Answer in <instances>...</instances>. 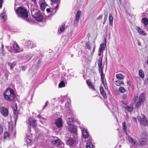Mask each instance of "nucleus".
<instances>
[{"mask_svg": "<svg viewBox=\"0 0 148 148\" xmlns=\"http://www.w3.org/2000/svg\"><path fill=\"white\" fill-rule=\"evenodd\" d=\"M16 12L19 16L22 17L26 22H29L31 21V18L30 16H28V12L26 9L20 7L16 10Z\"/></svg>", "mask_w": 148, "mask_h": 148, "instance_id": "f257e3e1", "label": "nucleus"}, {"mask_svg": "<svg viewBox=\"0 0 148 148\" xmlns=\"http://www.w3.org/2000/svg\"><path fill=\"white\" fill-rule=\"evenodd\" d=\"M75 121V120L72 118L68 117L66 120L67 123L68 125L66 129L71 133L74 135L77 134V127L76 126L73 125V122Z\"/></svg>", "mask_w": 148, "mask_h": 148, "instance_id": "f03ea898", "label": "nucleus"}, {"mask_svg": "<svg viewBox=\"0 0 148 148\" xmlns=\"http://www.w3.org/2000/svg\"><path fill=\"white\" fill-rule=\"evenodd\" d=\"M3 96L6 100L10 101H13L15 98L14 91L10 88H8L6 90L4 93Z\"/></svg>", "mask_w": 148, "mask_h": 148, "instance_id": "7ed1b4c3", "label": "nucleus"}, {"mask_svg": "<svg viewBox=\"0 0 148 148\" xmlns=\"http://www.w3.org/2000/svg\"><path fill=\"white\" fill-rule=\"evenodd\" d=\"M31 11L32 16L36 20L39 22L42 21L43 18V17L39 13L38 10L32 8L31 9Z\"/></svg>", "mask_w": 148, "mask_h": 148, "instance_id": "20e7f679", "label": "nucleus"}, {"mask_svg": "<svg viewBox=\"0 0 148 148\" xmlns=\"http://www.w3.org/2000/svg\"><path fill=\"white\" fill-rule=\"evenodd\" d=\"M134 99L135 102H137L136 106L138 107L140 106L145 101V97L144 94H141L140 95L139 98H138L137 96H134Z\"/></svg>", "mask_w": 148, "mask_h": 148, "instance_id": "39448f33", "label": "nucleus"}, {"mask_svg": "<svg viewBox=\"0 0 148 148\" xmlns=\"http://www.w3.org/2000/svg\"><path fill=\"white\" fill-rule=\"evenodd\" d=\"M137 119L140 124L143 126H146L148 124V121L145 115L143 114L137 116Z\"/></svg>", "mask_w": 148, "mask_h": 148, "instance_id": "423d86ee", "label": "nucleus"}, {"mask_svg": "<svg viewBox=\"0 0 148 148\" xmlns=\"http://www.w3.org/2000/svg\"><path fill=\"white\" fill-rule=\"evenodd\" d=\"M86 45L87 48L90 50H91L92 49V50L91 53V54H93L95 51V42H94L90 44L89 42H87L86 43Z\"/></svg>", "mask_w": 148, "mask_h": 148, "instance_id": "0eeeda50", "label": "nucleus"}, {"mask_svg": "<svg viewBox=\"0 0 148 148\" xmlns=\"http://www.w3.org/2000/svg\"><path fill=\"white\" fill-rule=\"evenodd\" d=\"M0 111L1 114L4 117L7 116L9 114L8 109L5 107H0Z\"/></svg>", "mask_w": 148, "mask_h": 148, "instance_id": "6e6552de", "label": "nucleus"}, {"mask_svg": "<svg viewBox=\"0 0 148 148\" xmlns=\"http://www.w3.org/2000/svg\"><path fill=\"white\" fill-rule=\"evenodd\" d=\"M54 124L58 128L60 129L63 126L62 121L61 118H58L55 120Z\"/></svg>", "mask_w": 148, "mask_h": 148, "instance_id": "1a4fd4ad", "label": "nucleus"}, {"mask_svg": "<svg viewBox=\"0 0 148 148\" xmlns=\"http://www.w3.org/2000/svg\"><path fill=\"white\" fill-rule=\"evenodd\" d=\"M29 125L32 126L33 128L35 129L37 126L36 120L34 118H30L29 119Z\"/></svg>", "mask_w": 148, "mask_h": 148, "instance_id": "9d476101", "label": "nucleus"}, {"mask_svg": "<svg viewBox=\"0 0 148 148\" xmlns=\"http://www.w3.org/2000/svg\"><path fill=\"white\" fill-rule=\"evenodd\" d=\"M80 128L82 132L83 137L85 138H88L89 134L87 130L83 127H80Z\"/></svg>", "mask_w": 148, "mask_h": 148, "instance_id": "9b49d317", "label": "nucleus"}, {"mask_svg": "<svg viewBox=\"0 0 148 148\" xmlns=\"http://www.w3.org/2000/svg\"><path fill=\"white\" fill-rule=\"evenodd\" d=\"M13 48L15 53H19L21 51V50L17 43L13 42Z\"/></svg>", "mask_w": 148, "mask_h": 148, "instance_id": "f8f14e48", "label": "nucleus"}, {"mask_svg": "<svg viewBox=\"0 0 148 148\" xmlns=\"http://www.w3.org/2000/svg\"><path fill=\"white\" fill-rule=\"evenodd\" d=\"M75 138L73 137L69 138L68 140H66V143L69 145H74L75 142Z\"/></svg>", "mask_w": 148, "mask_h": 148, "instance_id": "ddd939ff", "label": "nucleus"}, {"mask_svg": "<svg viewBox=\"0 0 148 148\" xmlns=\"http://www.w3.org/2000/svg\"><path fill=\"white\" fill-rule=\"evenodd\" d=\"M39 4L40 6L41 10L42 11H44L46 6V4L45 0H40L39 2Z\"/></svg>", "mask_w": 148, "mask_h": 148, "instance_id": "4468645a", "label": "nucleus"}, {"mask_svg": "<svg viewBox=\"0 0 148 148\" xmlns=\"http://www.w3.org/2000/svg\"><path fill=\"white\" fill-rule=\"evenodd\" d=\"M136 29L137 32L143 36H146L147 35L146 33L140 27H137Z\"/></svg>", "mask_w": 148, "mask_h": 148, "instance_id": "2eb2a0df", "label": "nucleus"}, {"mask_svg": "<svg viewBox=\"0 0 148 148\" xmlns=\"http://www.w3.org/2000/svg\"><path fill=\"white\" fill-rule=\"evenodd\" d=\"M26 45L29 48L31 49L36 47V45L34 44L30 40L27 42Z\"/></svg>", "mask_w": 148, "mask_h": 148, "instance_id": "dca6fc26", "label": "nucleus"}, {"mask_svg": "<svg viewBox=\"0 0 148 148\" xmlns=\"http://www.w3.org/2000/svg\"><path fill=\"white\" fill-rule=\"evenodd\" d=\"M129 141L134 146H137L138 145V142L134 139L130 138H129Z\"/></svg>", "mask_w": 148, "mask_h": 148, "instance_id": "f3484780", "label": "nucleus"}, {"mask_svg": "<svg viewBox=\"0 0 148 148\" xmlns=\"http://www.w3.org/2000/svg\"><path fill=\"white\" fill-rule=\"evenodd\" d=\"M52 143L53 144L56 145H61V141L58 138H57L55 140L52 141Z\"/></svg>", "mask_w": 148, "mask_h": 148, "instance_id": "a211bd4d", "label": "nucleus"}, {"mask_svg": "<svg viewBox=\"0 0 148 148\" xmlns=\"http://www.w3.org/2000/svg\"><path fill=\"white\" fill-rule=\"evenodd\" d=\"M99 89L100 93L104 98H106L107 97L106 94L104 90L103 87L101 86L99 87Z\"/></svg>", "mask_w": 148, "mask_h": 148, "instance_id": "6ab92c4d", "label": "nucleus"}, {"mask_svg": "<svg viewBox=\"0 0 148 148\" xmlns=\"http://www.w3.org/2000/svg\"><path fill=\"white\" fill-rule=\"evenodd\" d=\"M147 141V139H140L139 140V143L141 146L145 145L146 144Z\"/></svg>", "mask_w": 148, "mask_h": 148, "instance_id": "aec40b11", "label": "nucleus"}, {"mask_svg": "<svg viewBox=\"0 0 148 148\" xmlns=\"http://www.w3.org/2000/svg\"><path fill=\"white\" fill-rule=\"evenodd\" d=\"M81 12L80 11H78L75 14V20L77 22H78L79 21V18H80L81 15Z\"/></svg>", "mask_w": 148, "mask_h": 148, "instance_id": "412c9836", "label": "nucleus"}, {"mask_svg": "<svg viewBox=\"0 0 148 148\" xmlns=\"http://www.w3.org/2000/svg\"><path fill=\"white\" fill-rule=\"evenodd\" d=\"M106 47V42H105V44L103 43L100 45V48L99 49V52L100 51H103L105 49V47Z\"/></svg>", "mask_w": 148, "mask_h": 148, "instance_id": "4be33fe9", "label": "nucleus"}, {"mask_svg": "<svg viewBox=\"0 0 148 148\" xmlns=\"http://www.w3.org/2000/svg\"><path fill=\"white\" fill-rule=\"evenodd\" d=\"M141 22L142 24H144L145 27L148 25V18H142Z\"/></svg>", "mask_w": 148, "mask_h": 148, "instance_id": "5701e85b", "label": "nucleus"}, {"mask_svg": "<svg viewBox=\"0 0 148 148\" xmlns=\"http://www.w3.org/2000/svg\"><path fill=\"white\" fill-rule=\"evenodd\" d=\"M98 66L99 67V71H101V70H103L102 67V62L101 58L99 59L98 62Z\"/></svg>", "mask_w": 148, "mask_h": 148, "instance_id": "b1692460", "label": "nucleus"}, {"mask_svg": "<svg viewBox=\"0 0 148 148\" xmlns=\"http://www.w3.org/2000/svg\"><path fill=\"white\" fill-rule=\"evenodd\" d=\"M140 139H147V133L144 132L141 134L140 136Z\"/></svg>", "mask_w": 148, "mask_h": 148, "instance_id": "393cba45", "label": "nucleus"}, {"mask_svg": "<svg viewBox=\"0 0 148 148\" xmlns=\"http://www.w3.org/2000/svg\"><path fill=\"white\" fill-rule=\"evenodd\" d=\"M16 63L15 62H14L12 63H8V65L10 67V69L13 70L14 67L16 65Z\"/></svg>", "mask_w": 148, "mask_h": 148, "instance_id": "a878e982", "label": "nucleus"}, {"mask_svg": "<svg viewBox=\"0 0 148 148\" xmlns=\"http://www.w3.org/2000/svg\"><path fill=\"white\" fill-rule=\"evenodd\" d=\"M113 17L112 14H110L109 15V22L110 25L111 26L113 25Z\"/></svg>", "mask_w": 148, "mask_h": 148, "instance_id": "bb28decb", "label": "nucleus"}, {"mask_svg": "<svg viewBox=\"0 0 148 148\" xmlns=\"http://www.w3.org/2000/svg\"><path fill=\"white\" fill-rule=\"evenodd\" d=\"M99 72H100L101 79L102 81V84H104V75L103 74V70H101V71H99Z\"/></svg>", "mask_w": 148, "mask_h": 148, "instance_id": "cd10ccee", "label": "nucleus"}, {"mask_svg": "<svg viewBox=\"0 0 148 148\" xmlns=\"http://www.w3.org/2000/svg\"><path fill=\"white\" fill-rule=\"evenodd\" d=\"M116 77L118 79H122L124 78V76L121 74H118L116 75Z\"/></svg>", "mask_w": 148, "mask_h": 148, "instance_id": "c85d7f7f", "label": "nucleus"}, {"mask_svg": "<svg viewBox=\"0 0 148 148\" xmlns=\"http://www.w3.org/2000/svg\"><path fill=\"white\" fill-rule=\"evenodd\" d=\"M94 145L92 143L90 142H88L86 143V148H94Z\"/></svg>", "mask_w": 148, "mask_h": 148, "instance_id": "c756f323", "label": "nucleus"}, {"mask_svg": "<svg viewBox=\"0 0 148 148\" xmlns=\"http://www.w3.org/2000/svg\"><path fill=\"white\" fill-rule=\"evenodd\" d=\"M126 109L128 112H130L132 111L133 110V107L132 105L127 106L126 107Z\"/></svg>", "mask_w": 148, "mask_h": 148, "instance_id": "7c9ffc66", "label": "nucleus"}, {"mask_svg": "<svg viewBox=\"0 0 148 148\" xmlns=\"http://www.w3.org/2000/svg\"><path fill=\"white\" fill-rule=\"evenodd\" d=\"M114 83L115 85L118 86H120L121 84H124L123 82L119 80L116 81L114 82Z\"/></svg>", "mask_w": 148, "mask_h": 148, "instance_id": "2f4dec72", "label": "nucleus"}, {"mask_svg": "<svg viewBox=\"0 0 148 148\" xmlns=\"http://www.w3.org/2000/svg\"><path fill=\"white\" fill-rule=\"evenodd\" d=\"M5 13L4 12L1 13L0 15V18L4 20L6 18Z\"/></svg>", "mask_w": 148, "mask_h": 148, "instance_id": "473e14b6", "label": "nucleus"}, {"mask_svg": "<svg viewBox=\"0 0 148 148\" xmlns=\"http://www.w3.org/2000/svg\"><path fill=\"white\" fill-rule=\"evenodd\" d=\"M140 76L141 78H143L144 77V73L142 70H140L139 72Z\"/></svg>", "mask_w": 148, "mask_h": 148, "instance_id": "72a5a7b5", "label": "nucleus"}, {"mask_svg": "<svg viewBox=\"0 0 148 148\" xmlns=\"http://www.w3.org/2000/svg\"><path fill=\"white\" fill-rule=\"evenodd\" d=\"M108 12H106L104 13V18L103 24H104L105 23L107 19V18L108 16Z\"/></svg>", "mask_w": 148, "mask_h": 148, "instance_id": "f704fd0d", "label": "nucleus"}, {"mask_svg": "<svg viewBox=\"0 0 148 148\" xmlns=\"http://www.w3.org/2000/svg\"><path fill=\"white\" fill-rule=\"evenodd\" d=\"M119 91L121 93H123L126 91V90L124 88L122 87H121L119 88Z\"/></svg>", "mask_w": 148, "mask_h": 148, "instance_id": "c9c22d12", "label": "nucleus"}, {"mask_svg": "<svg viewBox=\"0 0 148 148\" xmlns=\"http://www.w3.org/2000/svg\"><path fill=\"white\" fill-rule=\"evenodd\" d=\"M58 86L60 88H62L65 86V83L63 81H62L60 82L58 85Z\"/></svg>", "mask_w": 148, "mask_h": 148, "instance_id": "e433bc0d", "label": "nucleus"}, {"mask_svg": "<svg viewBox=\"0 0 148 148\" xmlns=\"http://www.w3.org/2000/svg\"><path fill=\"white\" fill-rule=\"evenodd\" d=\"M64 26V25H63L60 27V30L61 32H62L64 31L65 30Z\"/></svg>", "mask_w": 148, "mask_h": 148, "instance_id": "4c0bfd02", "label": "nucleus"}, {"mask_svg": "<svg viewBox=\"0 0 148 148\" xmlns=\"http://www.w3.org/2000/svg\"><path fill=\"white\" fill-rule=\"evenodd\" d=\"M123 129L124 131H125L127 130V128L126 127V124L125 122H124L123 123Z\"/></svg>", "mask_w": 148, "mask_h": 148, "instance_id": "58836bf2", "label": "nucleus"}, {"mask_svg": "<svg viewBox=\"0 0 148 148\" xmlns=\"http://www.w3.org/2000/svg\"><path fill=\"white\" fill-rule=\"evenodd\" d=\"M26 142L28 144H30L32 142V140L29 139H28L27 137H26Z\"/></svg>", "mask_w": 148, "mask_h": 148, "instance_id": "ea45409f", "label": "nucleus"}, {"mask_svg": "<svg viewBox=\"0 0 148 148\" xmlns=\"http://www.w3.org/2000/svg\"><path fill=\"white\" fill-rule=\"evenodd\" d=\"M88 87H89V88H90L92 90H95L94 86L93 85H92V84L90 85V86H88Z\"/></svg>", "mask_w": 148, "mask_h": 148, "instance_id": "a19ab883", "label": "nucleus"}, {"mask_svg": "<svg viewBox=\"0 0 148 148\" xmlns=\"http://www.w3.org/2000/svg\"><path fill=\"white\" fill-rule=\"evenodd\" d=\"M3 132V128L0 125V135Z\"/></svg>", "mask_w": 148, "mask_h": 148, "instance_id": "79ce46f5", "label": "nucleus"}, {"mask_svg": "<svg viewBox=\"0 0 148 148\" xmlns=\"http://www.w3.org/2000/svg\"><path fill=\"white\" fill-rule=\"evenodd\" d=\"M9 73V72L8 71L5 72V76L7 79H8V76Z\"/></svg>", "mask_w": 148, "mask_h": 148, "instance_id": "37998d69", "label": "nucleus"}, {"mask_svg": "<svg viewBox=\"0 0 148 148\" xmlns=\"http://www.w3.org/2000/svg\"><path fill=\"white\" fill-rule=\"evenodd\" d=\"M48 103H49L48 101H47L45 103V105L43 107V109H44V108H45V107H46L47 106V105L48 104Z\"/></svg>", "mask_w": 148, "mask_h": 148, "instance_id": "c03bdc74", "label": "nucleus"}, {"mask_svg": "<svg viewBox=\"0 0 148 148\" xmlns=\"http://www.w3.org/2000/svg\"><path fill=\"white\" fill-rule=\"evenodd\" d=\"M86 82V83L88 85V86H90V85L92 84L91 82L87 80Z\"/></svg>", "mask_w": 148, "mask_h": 148, "instance_id": "a18cd8bd", "label": "nucleus"}, {"mask_svg": "<svg viewBox=\"0 0 148 148\" xmlns=\"http://www.w3.org/2000/svg\"><path fill=\"white\" fill-rule=\"evenodd\" d=\"M17 107H16V109H14V114H17Z\"/></svg>", "mask_w": 148, "mask_h": 148, "instance_id": "49530a36", "label": "nucleus"}, {"mask_svg": "<svg viewBox=\"0 0 148 148\" xmlns=\"http://www.w3.org/2000/svg\"><path fill=\"white\" fill-rule=\"evenodd\" d=\"M103 15L101 14L100 16H99L97 18V19L99 20V19H101L103 17Z\"/></svg>", "mask_w": 148, "mask_h": 148, "instance_id": "de8ad7c7", "label": "nucleus"}, {"mask_svg": "<svg viewBox=\"0 0 148 148\" xmlns=\"http://www.w3.org/2000/svg\"><path fill=\"white\" fill-rule=\"evenodd\" d=\"M9 136V133L7 132H5V133L4 134V137L5 138L7 137H8Z\"/></svg>", "mask_w": 148, "mask_h": 148, "instance_id": "09e8293b", "label": "nucleus"}, {"mask_svg": "<svg viewBox=\"0 0 148 148\" xmlns=\"http://www.w3.org/2000/svg\"><path fill=\"white\" fill-rule=\"evenodd\" d=\"M127 97V95L126 94H124L122 96V98L124 99H125Z\"/></svg>", "mask_w": 148, "mask_h": 148, "instance_id": "8fccbe9b", "label": "nucleus"}, {"mask_svg": "<svg viewBox=\"0 0 148 148\" xmlns=\"http://www.w3.org/2000/svg\"><path fill=\"white\" fill-rule=\"evenodd\" d=\"M3 47H4L3 45V44H2L1 48L2 49L1 51V52H0L2 53H3V52H4V51L3 50V49H4Z\"/></svg>", "mask_w": 148, "mask_h": 148, "instance_id": "3c124183", "label": "nucleus"}, {"mask_svg": "<svg viewBox=\"0 0 148 148\" xmlns=\"http://www.w3.org/2000/svg\"><path fill=\"white\" fill-rule=\"evenodd\" d=\"M103 84L104 86L105 89H107L108 88V87L106 84V82H105H105H104V84Z\"/></svg>", "mask_w": 148, "mask_h": 148, "instance_id": "603ef678", "label": "nucleus"}, {"mask_svg": "<svg viewBox=\"0 0 148 148\" xmlns=\"http://www.w3.org/2000/svg\"><path fill=\"white\" fill-rule=\"evenodd\" d=\"M2 0H0V8H1L2 7Z\"/></svg>", "mask_w": 148, "mask_h": 148, "instance_id": "864d4df0", "label": "nucleus"}, {"mask_svg": "<svg viewBox=\"0 0 148 148\" xmlns=\"http://www.w3.org/2000/svg\"><path fill=\"white\" fill-rule=\"evenodd\" d=\"M22 70L23 71H24L25 70V68L24 66H23L21 67Z\"/></svg>", "mask_w": 148, "mask_h": 148, "instance_id": "5fc2aeb1", "label": "nucleus"}, {"mask_svg": "<svg viewBox=\"0 0 148 148\" xmlns=\"http://www.w3.org/2000/svg\"><path fill=\"white\" fill-rule=\"evenodd\" d=\"M59 7V4H57V5L55 7V8L56 9V10H57Z\"/></svg>", "mask_w": 148, "mask_h": 148, "instance_id": "6e6d98bb", "label": "nucleus"}, {"mask_svg": "<svg viewBox=\"0 0 148 148\" xmlns=\"http://www.w3.org/2000/svg\"><path fill=\"white\" fill-rule=\"evenodd\" d=\"M32 2H34V4H36L37 3L36 0H31Z\"/></svg>", "mask_w": 148, "mask_h": 148, "instance_id": "4d7b16f0", "label": "nucleus"}, {"mask_svg": "<svg viewBox=\"0 0 148 148\" xmlns=\"http://www.w3.org/2000/svg\"><path fill=\"white\" fill-rule=\"evenodd\" d=\"M132 119H133V121L134 122H137V120L136 119V118L135 117H133Z\"/></svg>", "mask_w": 148, "mask_h": 148, "instance_id": "13d9d810", "label": "nucleus"}, {"mask_svg": "<svg viewBox=\"0 0 148 148\" xmlns=\"http://www.w3.org/2000/svg\"><path fill=\"white\" fill-rule=\"evenodd\" d=\"M53 3H55L57 2L58 0H51Z\"/></svg>", "mask_w": 148, "mask_h": 148, "instance_id": "bf43d9fd", "label": "nucleus"}, {"mask_svg": "<svg viewBox=\"0 0 148 148\" xmlns=\"http://www.w3.org/2000/svg\"><path fill=\"white\" fill-rule=\"evenodd\" d=\"M46 11L47 12H51L50 9L49 8H47L46 9Z\"/></svg>", "mask_w": 148, "mask_h": 148, "instance_id": "052dcab7", "label": "nucleus"}, {"mask_svg": "<svg viewBox=\"0 0 148 148\" xmlns=\"http://www.w3.org/2000/svg\"><path fill=\"white\" fill-rule=\"evenodd\" d=\"M102 52V51H100V52H99V54H98V55H99V56H100L101 54V52Z\"/></svg>", "mask_w": 148, "mask_h": 148, "instance_id": "680f3d73", "label": "nucleus"}, {"mask_svg": "<svg viewBox=\"0 0 148 148\" xmlns=\"http://www.w3.org/2000/svg\"><path fill=\"white\" fill-rule=\"evenodd\" d=\"M37 117L39 118H40V116L39 115H38L37 116Z\"/></svg>", "mask_w": 148, "mask_h": 148, "instance_id": "e2e57ef3", "label": "nucleus"}, {"mask_svg": "<svg viewBox=\"0 0 148 148\" xmlns=\"http://www.w3.org/2000/svg\"><path fill=\"white\" fill-rule=\"evenodd\" d=\"M130 82V81H128L127 82V84H128V85H130L129 83V82Z\"/></svg>", "mask_w": 148, "mask_h": 148, "instance_id": "0e129e2a", "label": "nucleus"}, {"mask_svg": "<svg viewBox=\"0 0 148 148\" xmlns=\"http://www.w3.org/2000/svg\"><path fill=\"white\" fill-rule=\"evenodd\" d=\"M69 111V112H70V113H72V111H71V110H70Z\"/></svg>", "mask_w": 148, "mask_h": 148, "instance_id": "69168bd1", "label": "nucleus"}, {"mask_svg": "<svg viewBox=\"0 0 148 148\" xmlns=\"http://www.w3.org/2000/svg\"><path fill=\"white\" fill-rule=\"evenodd\" d=\"M119 147H121V145H119Z\"/></svg>", "mask_w": 148, "mask_h": 148, "instance_id": "338daca9", "label": "nucleus"}, {"mask_svg": "<svg viewBox=\"0 0 148 148\" xmlns=\"http://www.w3.org/2000/svg\"><path fill=\"white\" fill-rule=\"evenodd\" d=\"M122 103H123L124 104H125V103H124V102H123H123H122Z\"/></svg>", "mask_w": 148, "mask_h": 148, "instance_id": "774afa93", "label": "nucleus"}]
</instances>
